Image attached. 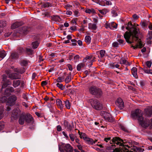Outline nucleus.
Masks as SVG:
<instances>
[{
  "mask_svg": "<svg viewBox=\"0 0 152 152\" xmlns=\"http://www.w3.org/2000/svg\"><path fill=\"white\" fill-rule=\"evenodd\" d=\"M126 29L129 31V32L126 31L124 35L126 42L131 44L135 42L137 45H138V47L142 48L143 45L138 37L139 33V29L135 25H132L131 22L128 23Z\"/></svg>",
  "mask_w": 152,
  "mask_h": 152,
  "instance_id": "obj_1",
  "label": "nucleus"
},
{
  "mask_svg": "<svg viewBox=\"0 0 152 152\" xmlns=\"http://www.w3.org/2000/svg\"><path fill=\"white\" fill-rule=\"evenodd\" d=\"M143 113L139 109H137L131 112V117L133 119H137L140 124L142 127H146L148 125V121H145V118L143 117Z\"/></svg>",
  "mask_w": 152,
  "mask_h": 152,
  "instance_id": "obj_2",
  "label": "nucleus"
},
{
  "mask_svg": "<svg viewBox=\"0 0 152 152\" xmlns=\"http://www.w3.org/2000/svg\"><path fill=\"white\" fill-rule=\"evenodd\" d=\"M127 142L126 140H123L118 137H113V139L110 140V142L111 144L114 143L119 146H122V150L125 149L126 148L125 146L129 147L128 145H125L124 144L126 143Z\"/></svg>",
  "mask_w": 152,
  "mask_h": 152,
  "instance_id": "obj_3",
  "label": "nucleus"
},
{
  "mask_svg": "<svg viewBox=\"0 0 152 152\" xmlns=\"http://www.w3.org/2000/svg\"><path fill=\"white\" fill-rule=\"evenodd\" d=\"M90 93L92 95L95 96L97 98L100 97L102 94L100 89L97 88L95 86H91L89 88Z\"/></svg>",
  "mask_w": 152,
  "mask_h": 152,
  "instance_id": "obj_4",
  "label": "nucleus"
},
{
  "mask_svg": "<svg viewBox=\"0 0 152 152\" xmlns=\"http://www.w3.org/2000/svg\"><path fill=\"white\" fill-rule=\"evenodd\" d=\"M89 102L92 107L95 109L97 110H100L102 109V104L98 100L91 99L89 100Z\"/></svg>",
  "mask_w": 152,
  "mask_h": 152,
  "instance_id": "obj_5",
  "label": "nucleus"
},
{
  "mask_svg": "<svg viewBox=\"0 0 152 152\" xmlns=\"http://www.w3.org/2000/svg\"><path fill=\"white\" fill-rule=\"evenodd\" d=\"M59 149L61 152L65 151L66 152H72L73 151V147L69 144L62 143L59 147Z\"/></svg>",
  "mask_w": 152,
  "mask_h": 152,
  "instance_id": "obj_6",
  "label": "nucleus"
},
{
  "mask_svg": "<svg viewBox=\"0 0 152 152\" xmlns=\"http://www.w3.org/2000/svg\"><path fill=\"white\" fill-rule=\"evenodd\" d=\"M2 77V80L1 82L2 85L1 91H2V89L6 88L8 85H10L11 84V82L10 80L7 79V76L6 75H3Z\"/></svg>",
  "mask_w": 152,
  "mask_h": 152,
  "instance_id": "obj_7",
  "label": "nucleus"
},
{
  "mask_svg": "<svg viewBox=\"0 0 152 152\" xmlns=\"http://www.w3.org/2000/svg\"><path fill=\"white\" fill-rule=\"evenodd\" d=\"M21 114V111L19 109H14L11 115V119L16 120Z\"/></svg>",
  "mask_w": 152,
  "mask_h": 152,
  "instance_id": "obj_8",
  "label": "nucleus"
},
{
  "mask_svg": "<svg viewBox=\"0 0 152 152\" xmlns=\"http://www.w3.org/2000/svg\"><path fill=\"white\" fill-rule=\"evenodd\" d=\"M17 99V97L15 95H12L11 96L8 98V104L10 106H12L15 104Z\"/></svg>",
  "mask_w": 152,
  "mask_h": 152,
  "instance_id": "obj_9",
  "label": "nucleus"
},
{
  "mask_svg": "<svg viewBox=\"0 0 152 152\" xmlns=\"http://www.w3.org/2000/svg\"><path fill=\"white\" fill-rule=\"evenodd\" d=\"M115 104L120 109H122L124 107V103L122 99L120 98L117 99Z\"/></svg>",
  "mask_w": 152,
  "mask_h": 152,
  "instance_id": "obj_10",
  "label": "nucleus"
},
{
  "mask_svg": "<svg viewBox=\"0 0 152 152\" xmlns=\"http://www.w3.org/2000/svg\"><path fill=\"white\" fill-rule=\"evenodd\" d=\"M25 121L28 123H32L34 121V119L32 115L30 114L25 115Z\"/></svg>",
  "mask_w": 152,
  "mask_h": 152,
  "instance_id": "obj_11",
  "label": "nucleus"
},
{
  "mask_svg": "<svg viewBox=\"0 0 152 152\" xmlns=\"http://www.w3.org/2000/svg\"><path fill=\"white\" fill-rule=\"evenodd\" d=\"M9 77L12 79H20L21 77V75L17 73H12L10 74Z\"/></svg>",
  "mask_w": 152,
  "mask_h": 152,
  "instance_id": "obj_12",
  "label": "nucleus"
},
{
  "mask_svg": "<svg viewBox=\"0 0 152 152\" xmlns=\"http://www.w3.org/2000/svg\"><path fill=\"white\" fill-rule=\"evenodd\" d=\"M19 116L18 120L19 123L20 124L23 125L25 121V114L24 113H22Z\"/></svg>",
  "mask_w": 152,
  "mask_h": 152,
  "instance_id": "obj_13",
  "label": "nucleus"
},
{
  "mask_svg": "<svg viewBox=\"0 0 152 152\" xmlns=\"http://www.w3.org/2000/svg\"><path fill=\"white\" fill-rule=\"evenodd\" d=\"M23 24V23L22 22H17L12 24L11 26V28L12 29H15L22 25Z\"/></svg>",
  "mask_w": 152,
  "mask_h": 152,
  "instance_id": "obj_14",
  "label": "nucleus"
},
{
  "mask_svg": "<svg viewBox=\"0 0 152 152\" xmlns=\"http://www.w3.org/2000/svg\"><path fill=\"white\" fill-rule=\"evenodd\" d=\"M64 125L65 128L70 131H71L72 129V127L71 125L69 123L66 121H64Z\"/></svg>",
  "mask_w": 152,
  "mask_h": 152,
  "instance_id": "obj_15",
  "label": "nucleus"
},
{
  "mask_svg": "<svg viewBox=\"0 0 152 152\" xmlns=\"http://www.w3.org/2000/svg\"><path fill=\"white\" fill-rule=\"evenodd\" d=\"M115 145V144H114ZM115 145H110L107 148V150H113V152H116V151H118L119 152H121V150H119L117 148H115Z\"/></svg>",
  "mask_w": 152,
  "mask_h": 152,
  "instance_id": "obj_16",
  "label": "nucleus"
},
{
  "mask_svg": "<svg viewBox=\"0 0 152 152\" xmlns=\"http://www.w3.org/2000/svg\"><path fill=\"white\" fill-rule=\"evenodd\" d=\"M152 64V62L150 61H147L144 64H143L144 67L143 68H141V69L143 70V69L145 67L146 69H147L148 68H149L151 67Z\"/></svg>",
  "mask_w": 152,
  "mask_h": 152,
  "instance_id": "obj_17",
  "label": "nucleus"
},
{
  "mask_svg": "<svg viewBox=\"0 0 152 152\" xmlns=\"http://www.w3.org/2000/svg\"><path fill=\"white\" fill-rule=\"evenodd\" d=\"M144 111L146 115L148 117H151L152 114V110L149 107L145 109Z\"/></svg>",
  "mask_w": 152,
  "mask_h": 152,
  "instance_id": "obj_18",
  "label": "nucleus"
},
{
  "mask_svg": "<svg viewBox=\"0 0 152 152\" xmlns=\"http://www.w3.org/2000/svg\"><path fill=\"white\" fill-rule=\"evenodd\" d=\"M56 103L58 107L62 110L63 108L64 105L61 101L59 99H57L56 100Z\"/></svg>",
  "mask_w": 152,
  "mask_h": 152,
  "instance_id": "obj_19",
  "label": "nucleus"
},
{
  "mask_svg": "<svg viewBox=\"0 0 152 152\" xmlns=\"http://www.w3.org/2000/svg\"><path fill=\"white\" fill-rule=\"evenodd\" d=\"M104 119L106 121L110 122H113L114 121L113 118L110 113H109V115L108 114L107 115Z\"/></svg>",
  "mask_w": 152,
  "mask_h": 152,
  "instance_id": "obj_20",
  "label": "nucleus"
},
{
  "mask_svg": "<svg viewBox=\"0 0 152 152\" xmlns=\"http://www.w3.org/2000/svg\"><path fill=\"white\" fill-rule=\"evenodd\" d=\"M131 72L132 75L135 78H138L137 74V69L135 67H133L131 70Z\"/></svg>",
  "mask_w": 152,
  "mask_h": 152,
  "instance_id": "obj_21",
  "label": "nucleus"
},
{
  "mask_svg": "<svg viewBox=\"0 0 152 152\" xmlns=\"http://www.w3.org/2000/svg\"><path fill=\"white\" fill-rule=\"evenodd\" d=\"M24 52V49L21 47H18L16 50V52L19 55L22 54Z\"/></svg>",
  "mask_w": 152,
  "mask_h": 152,
  "instance_id": "obj_22",
  "label": "nucleus"
},
{
  "mask_svg": "<svg viewBox=\"0 0 152 152\" xmlns=\"http://www.w3.org/2000/svg\"><path fill=\"white\" fill-rule=\"evenodd\" d=\"M88 28L91 30H95L97 27L96 24L90 23L88 24Z\"/></svg>",
  "mask_w": 152,
  "mask_h": 152,
  "instance_id": "obj_23",
  "label": "nucleus"
},
{
  "mask_svg": "<svg viewBox=\"0 0 152 152\" xmlns=\"http://www.w3.org/2000/svg\"><path fill=\"white\" fill-rule=\"evenodd\" d=\"M19 56L16 52H15L11 53L10 57L12 59H16L18 58Z\"/></svg>",
  "mask_w": 152,
  "mask_h": 152,
  "instance_id": "obj_24",
  "label": "nucleus"
},
{
  "mask_svg": "<svg viewBox=\"0 0 152 152\" xmlns=\"http://www.w3.org/2000/svg\"><path fill=\"white\" fill-rule=\"evenodd\" d=\"M25 70L24 68H22L20 69L16 68L14 70V71L15 72L20 74H22L24 73L25 72Z\"/></svg>",
  "mask_w": 152,
  "mask_h": 152,
  "instance_id": "obj_25",
  "label": "nucleus"
},
{
  "mask_svg": "<svg viewBox=\"0 0 152 152\" xmlns=\"http://www.w3.org/2000/svg\"><path fill=\"white\" fill-rule=\"evenodd\" d=\"M21 81L20 80H14L13 82V86L14 88L18 87L20 84Z\"/></svg>",
  "mask_w": 152,
  "mask_h": 152,
  "instance_id": "obj_26",
  "label": "nucleus"
},
{
  "mask_svg": "<svg viewBox=\"0 0 152 152\" xmlns=\"http://www.w3.org/2000/svg\"><path fill=\"white\" fill-rule=\"evenodd\" d=\"M22 31L24 34H26L29 31H30L31 28L27 26H25L22 27Z\"/></svg>",
  "mask_w": 152,
  "mask_h": 152,
  "instance_id": "obj_27",
  "label": "nucleus"
},
{
  "mask_svg": "<svg viewBox=\"0 0 152 152\" xmlns=\"http://www.w3.org/2000/svg\"><path fill=\"white\" fill-rule=\"evenodd\" d=\"M24 52L28 55H32L33 53V51L31 48H26V50H24Z\"/></svg>",
  "mask_w": 152,
  "mask_h": 152,
  "instance_id": "obj_28",
  "label": "nucleus"
},
{
  "mask_svg": "<svg viewBox=\"0 0 152 152\" xmlns=\"http://www.w3.org/2000/svg\"><path fill=\"white\" fill-rule=\"evenodd\" d=\"M78 133L80 136V138L83 139L85 140L88 137L86 134L81 132L79 131H78Z\"/></svg>",
  "mask_w": 152,
  "mask_h": 152,
  "instance_id": "obj_29",
  "label": "nucleus"
},
{
  "mask_svg": "<svg viewBox=\"0 0 152 152\" xmlns=\"http://www.w3.org/2000/svg\"><path fill=\"white\" fill-rule=\"evenodd\" d=\"M85 141L87 143L89 144L93 145L95 143V142H94L92 139L88 137Z\"/></svg>",
  "mask_w": 152,
  "mask_h": 152,
  "instance_id": "obj_30",
  "label": "nucleus"
},
{
  "mask_svg": "<svg viewBox=\"0 0 152 152\" xmlns=\"http://www.w3.org/2000/svg\"><path fill=\"white\" fill-rule=\"evenodd\" d=\"M134 151L136 152H143L144 151L143 148L136 146L134 147Z\"/></svg>",
  "mask_w": 152,
  "mask_h": 152,
  "instance_id": "obj_31",
  "label": "nucleus"
},
{
  "mask_svg": "<svg viewBox=\"0 0 152 152\" xmlns=\"http://www.w3.org/2000/svg\"><path fill=\"white\" fill-rule=\"evenodd\" d=\"M116 9L117 7L115 6L114 7L112 10L111 13L113 15V16L114 17L117 15Z\"/></svg>",
  "mask_w": 152,
  "mask_h": 152,
  "instance_id": "obj_32",
  "label": "nucleus"
},
{
  "mask_svg": "<svg viewBox=\"0 0 152 152\" xmlns=\"http://www.w3.org/2000/svg\"><path fill=\"white\" fill-rule=\"evenodd\" d=\"M91 38L90 36H86L85 37V40L86 43L88 45L91 42Z\"/></svg>",
  "mask_w": 152,
  "mask_h": 152,
  "instance_id": "obj_33",
  "label": "nucleus"
},
{
  "mask_svg": "<svg viewBox=\"0 0 152 152\" xmlns=\"http://www.w3.org/2000/svg\"><path fill=\"white\" fill-rule=\"evenodd\" d=\"M28 61L27 60L23 59L21 61L20 64L22 66H26L28 64Z\"/></svg>",
  "mask_w": 152,
  "mask_h": 152,
  "instance_id": "obj_34",
  "label": "nucleus"
},
{
  "mask_svg": "<svg viewBox=\"0 0 152 152\" xmlns=\"http://www.w3.org/2000/svg\"><path fill=\"white\" fill-rule=\"evenodd\" d=\"M85 66V65L83 63H80L77 66V69L78 71H80L81 70V68L84 67Z\"/></svg>",
  "mask_w": 152,
  "mask_h": 152,
  "instance_id": "obj_35",
  "label": "nucleus"
},
{
  "mask_svg": "<svg viewBox=\"0 0 152 152\" xmlns=\"http://www.w3.org/2000/svg\"><path fill=\"white\" fill-rule=\"evenodd\" d=\"M145 121H148V123H147L148 125L146 127H142L146 128L147 127H148V126H149L150 127L152 128V118L151 119L150 121L149 120L146 119L145 118Z\"/></svg>",
  "mask_w": 152,
  "mask_h": 152,
  "instance_id": "obj_36",
  "label": "nucleus"
},
{
  "mask_svg": "<svg viewBox=\"0 0 152 152\" xmlns=\"http://www.w3.org/2000/svg\"><path fill=\"white\" fill-rule=\"evenodd\" d=\"M120 63L121 64H125L126 65L129 66L130 65L128 61H127V60L124 59H121L120 61Z\"/></svg>",
  "mask_w": 152,
  "mask_h": 152,
  "instance_id": "obj_37",
  "label": "nucleus"
},
{
  "mask_svg": "<svg viewBox=\"0 0 152 152\" xmlns=\"http://www.w3.org/2000/svg\"><path fill=\"white\" fill-rule=\"evenodd\" d=\"M7 99V97L6 96L0 97V103L5 102Z\"/></svg>",
  "mask_w": 152,
  "mask_h": 152,
  "instance_id": "obj_38",
  "label": "nucleus"
},
{
  "mask_svg": "<svg viewBox=\"0 0 152 152\" xmlns=\"http://www.w3.org/2000/svg\"><path fill=\"white\" fill-rule=\"evenodd\" d=\"M6 53L4 51L2 50L0 51V58H1V59H0V60L6 56Z\"/></svg>",
  "mask_w": 152,
  "mask_h": 152,
  "instance_id": "obj_39",
  "label": "nucleus"
},
{
  "mask_svg": "<svg viewBox=\"0 0 152 152\" xmlns=\"http://www.w3.org/2000/svg\"><path fill=\"white\" fill-rule=\"evenodd\" d=\"M64 103L65 104L66 107L68 109H69L70 108V105L69 100H66L64 101Z\"/></svg>",
  "mask_w": 152,
  "mask_h": 152,
  "instance_id": "obj_40",
  "label": "nucleus"
},
{
  "mask_svg": "<svg viewBox=\"0 0 152 152\" xmlns=\"http://www.w3.org/2000/svg\"><path fill=\"white\" fill-rule=\"evenodd\" d=\"M108 114L109 115V113H108L104 111H101L100 112V115L102 116L103 118H105L106 117Z\"/></svg>",
  "mask_w": 152,
  "mask_h": 152,
  "instance_id": "obj_41",
  "label": "nucleus"
},
{
  "mask_svg": "<svg viewBox=\"0 0 152 152\" xmlns=\"http://www.w3.org/2000/svg\"><path fill=\"white\" fill-rule=\"evenodd\" d=\"M6 21L2 20L0 21V27H3L5 26H6Z\"/></svg>",
  "mask_w": 152,
  "mask_h": 152,
  "instance_id": "obj_42",
  "label": "nucleus"
},
{
  "mask_svg": "<svg viewBox=\"0 0 152 152\" xmlns=\"http://www.w3.org/2000/svg\"><path fill=\"white\" fill-rule=\"evenodd\" d=\"M118 25L115 23L112 22L110 23L111 29H113V28H116L117 27Z\"/></svg>",
  "mask_w": 152,
  "mask_h": 152,
  "instance_id": "obj_43",
  "label": "nucleus"
},
{
  "mask_svg": "<svg viewBox=\"0 0 152 152\" xmlns=\"http://www.w3.org/2000/svg\"><path fill=\"white\" fill-rule=\"evenodd\" d=\"M71 72L69 73V75L67 76L65 80V81L66 83H68L71 81V77L70 76Z\"/></svg>",
  "mask_w": 152,
  "mask_h": 152,
  "instance_id": "obj_44",
  "label": "nucleus"
},
{
  "mask_svg": "<svg viewBox=\"0 0 152 152\" xmlns=\"http://www.w3.org/2000/svg\"><path fill=\"white\" fill-rule=\"evenodd\" d=\"M39 44L37 41L33 42L32 43V45L34 49L37 48Z\"/></svg>",
  "mask_w": 152,
  "mask_h": 152,
  "instance_id": "obj_45",
  "label": "nucleus"
},
{
  "mask_svg": "<svg viewBox=\"0 0 152 152\" xmlns=\"http://www.w3.org/2000/svg\"><path fill=\"white\" fill-rule=\"evenodd\" d=\"M99 12L102 15H105L108 12L107 10L104 9L102 10H99Z\"/></svg>",
  "mask_w": 152,
  "mask_h": 152,
  "instance_id": "obj_46",
  "label": "nucleus"
},
{
  "mask_svg": "<svg viewBox=\"0 0 152 152\" xmlns=\"http://www.w3.org/2000/svg\"><path fill=\"white\" fill-rule=\"evenodd\" d=\"M141 25L144 27H147L148 24V22L143 21L141 23Z\"/></svg>",
  "mask_w": 152,
  "mask_h": 152,
  "instance_id": "obj_47",
  "label": "nucleus"
},
{
  "mask_svg": "<svg viewBox=\"0 0 152 152\" xmlns=\"http://www.w3.org/2000/svg\"><path fill=\"white\" fill-rule=\"evenodd\" d=\"M64 77H59L56 80V81L58 83L64 81Z\"/></svg>",
  "mask_w": 152,
  "mask_h": 152,
  "instance_id": "obj_48",
  "label": "nucleus"
},
{
  "mask_svg": "<svg viewBox=\"0 0 152 152\" xmlns=\"http://www.w3.org/2000/svg\"><path fill=\"white\" fill-rule=\"evenodd\" d=\"M143 71L145 73L152 74V69L149 70L148 69H146L145 67V68L143 69Z\"/></svg>",
  "mask_w": 152,
  "mask_h": 152,
  "instance_id": "obj_49",
  "label": "nucleus"
},
{
  "mask_svg": "<svg viewBox=\"0 0 152 152\" xmlns=\"http://www.w3.org/2000/svg\"><path fill=\"white\" fill-rule=\"evenodd\" d=\"M4 95L7 96H9L10 94V92L9 90L7 89V88L4 92Z\"/></svg>",
  "mask_w": 152,
  "mask_h": 152,
  "instance_id": "obj_50",
  "label": "nucleus"
},
{
  "mask_svg": "<svg viewBox=\"0 0 152 152\" xmlns=\"http://www.w3.org/2000/svg\"><path fill=\"white\" fill-rule=\"evenodd\" d=\"M105 51L104 50H101L100 51V56L102 58L105 55Z\"/></svg>",
  "mask_w": 152,
  "mask_h": 152,
  "instance_id": "obj_51",
  "label": "nucleus"
},
{
  "mask_svg": "<svg viewBox=\"0 0 152 152\" xmlns=\"http://www.w3.org/2000/svg\"><path fill=\"white\" fill-rule=\"evenodd\" d=\"M56 85L57 87L61 89V90H63L64 89V86L62 84L58 83L56 84Z\"/></svg>",
  "mask_w": 152,
  "mask_h": 152,
  "instance_id": "obj_52",
  "label": "nucleus"
},
{
  "mask_svg": "<svg viewBox=\"0 0 152 152\" xmlns=\"http://www.w3.org/2000/svg\"><path fill=\"white\" fill-rule=\"evenodd\" d=\"M69 136L72 141H74L75 140V138L74 134L72 133H70L69 134Z\"/></svg>",
  "mask_w": 152,
  "mask_h": 152,
  "instance_id": "obj_53",
  "label": "nucleus"
},
{
  "mask_svg": "<svg viewBox=\"0 0 152 152\" xmlns=\"http://www.w3.org/2000/svg\"><path fill=\"white\" fill-rule=\"evenodd\" d=\"M50 6V3L49 2H46L43 3L42 4V7L45 8L48 7Z\"/></svg>",
  "mask_w": 152,
  "mask_h": 152,
  "instance_id": "obj_54",
  "label": "nucleus"
},
{
  "mask_svg": "<svg viewBox=\"0 0 152 152\" xmlns=\"http://www.w3.org/2000/svg\"><path fill=\"white\" fill-rule=\"evenodd\" d=\"M95 59V57H93V58H92L91 59L90 61L89 62V63H90V64L88 65V66H91L93 62L94 61Z\"/></svg>",
  "mask_w": 152,
  "mask_h": 152,
  "instance_id": "obj_55",
  "label": "nucleus"
},
{
  "mask_svg": "<svg viewBox=\"0 0 152 152\" xmlns=\"http://www.w3.org/2000/svg\"><path fill=\"white\" fill-rule=\"evenodd\" d=\"M7 89H8L10 93H12L14 91V89L13 88L10 87L7 88Z\"/></svg>",
  "mask_w": 152,
  "mask_h": 152,
  "instance_id": "obj_56",
  "label": "nucleus"
},
{
  "mask_svg": "<svg viewBox=\"0 0 152 152\" xmlns=\"http://www.w3.org/2000/svg\"><path fill=\"white\" fill-rule=\"evenodd\" d=\"M80 56L79 55H76L74 57V59L75 60V62H76L79 60Z\"/></svg>",
  "mask_w": 152,
  "mask_h": 152,
  "instance_id": "obj_57",
  "label": "nucleus"
},
{
  "mask_svg": "<svg viewBox=\"0 0 152 152\" xmlns=\"http://www.w3.org/2000/svg\"><path fill=\"white\" fill-rule=\"evenodd\" d=\"M71 41L72 42V45L73 46H75L77 45L76 42L77 40L75 39H72Z\"/></svg>",
  "mask_w": 152,
  "mask_h": 152,
  "instance_id": "obj_58",
  "label": "nucleus"
},
{
  "mask_svg": "<svg viewBox=\"0 0 152 152\" xmlns=\"http://www.w3.org/2000/svg\"><path fill=\"white\" fill-rule=\"evenodd\" d=\"M118 43L117 42H114L112 44V46L113 47L116 48L118 46Z\"/></svg>",
  "mask_w": 152,
  "mask_h": 152,
  "instance_id": "obj_59",
  "label": "nucleus"
},
{
  "mask_svg": "<svg viewBox=\"0 0 152 152\" xmlns=\"http://www.w3.org/2000/svg\"><path fill=\"white\" fill-rule=\"evenodd\" d=\"M2 109V107H1V109L0 110V120L3 117V110Z\"/></svg>",
  "mask_w": 152,
  "mask_h": 152,
  "instance_id": "obj_60",
  "label": "nucleus"
},
{
  "mask_svg": "<svg viewBox=\"0 0 152 152\" xmlns=\"http://www.w3.org/2000/svg\"><path fill=\"white\" fill-rule=\"evenodd\" d=\"M121 129L123 130L124 131L127 132H128L127 129H126V128L124 127L123 126H121Z\"/></svg>",
  "mask_w": 152,
  "mask_h": 152,
  "instance_id": "obj_61",
  "label": "nucleus"
},
{
  "mask_svg": "<svg viewBox=\"0 0 152 152\" xmlns=\"http://www.w3.org/2000/svg\"><path fill=\"white\" fill-rule=\"evenodd\" d=\"M76 20H77V19L76 18H73V19L71 21V22L72 23H73V24H75V25H76V24H77V23H76Z\"/></svg>",
  "mask_w": 152,
  "mask_h": 152,
  "instance_id": "obj_62",
  "label": "nucleus"
},
{
  "mask_svg": "<svg viewBox=\"0 0 152 152\" xmlns=\"http://www.w3.org/2000/svg\"><path fill=\"white\" fill-rule=\"evenodd\" d=\"M57 130L58 132L61 131L62 130L61 126L60 125H58L56 127Z\"/></svg>",
  "mask_w": 152,
  "mask_h": 152,
  "instance_id": "obj_63",
  "label": "nucleus"
},
{
  "mask_svg": "<svg viewBox=\"0 0 152 152\" xmlns=\"http://www.w3.org/2000/svg\"><path fill=\"white\" fill-rule=\"evenodd\" d=\"M48 84V82L46 81H43L41 83V85L42 86H45Z\"/></svg>",
  "mask_w": 152,
  "mask_h": 152,
  "instance_id": "obj_64",
  "label": "nucleus"
}]
</instances>
